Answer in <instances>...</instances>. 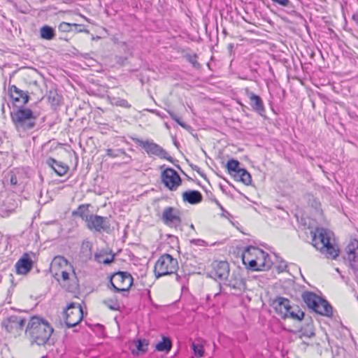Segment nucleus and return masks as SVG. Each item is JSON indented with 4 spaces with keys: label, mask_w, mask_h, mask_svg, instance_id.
<instances>
[{
    "label": "nucleus",
    "mask_w": 358,
    "mask_h": 358,
    "mask_svg": "<svg viewBox=\"0 0 358 358\" xmlns=\"http://www.w3.org/2000/svg\"><path fill=\"white\" fill-rule=\"evenodd\" d=\"M53 332L52 326L45 320L37 317H31L25 329V335L31 344L45 345Z\"/></svg>",
    "instance_id": "obj_1"
},
{
    "label": "nucleus",
    "mask_w": 358,
    "mask_h": 358,
    "mask_svg": "<svg viewBox=\"0 0 358 358\" xmlns=\"http://www.w3.org/2000/svg\"><path fill=\"white\" fill-rule=\"evenodd\" d=\"M242 261L245 267L252 271H267L273 265L269 255L255 247L246 250L243 255Z\"/></svg>",
    "instance_id": "obj_2"
},
{
    "label": "nucleus",
    "mask_w": 358,
    "mask_h": 358,
    "mask_svg": "<svg viewBox=\"0 0 358 358\" xmlns=\"http://www.w3.org/2000/svg\"><path fill=\"white\" fill-rule=\"evenodd\" d=\"M10 117L16 129L19 131H27L34 129L37 120V115L31 109L24 106H18L16 110L12 111Z\"/></svg>",
    "instance_id": "obj_3"
},
{
    "label": "nucleus",
    "mask_w": 358,
    "mask_h": 358,
    "mask_svg": "<svg viewBox=\"0 0 358 358\" xmlns=\"http://www.w3.org/2000/svg\"><path fill=\"white\" fill-rule=\"evenodd\" d=\"M52 265L53 267L58 266L61 268L60 275L64 282H68V285L64 284V287L67 291L74 292L78 288V280L73 267L66 259L64 257H56L54 258Z\"/></svg>",
    "instance_id": "obj_4"
},
{
    "label": "nucleus",
    "mask_w": 358,
    "mask_h": 358,
    "mask_svg": "<svg viewBox=\"0 0 358 358\" xmlns=\"http://www.w3.org/2000/svg\"><path fill=\"white\" fill-rule=\"evenodd\" d=\"M302 299L308 308L321 315L331 317L333 308L330 303L316 294L305 291L302 294Z\"/></svg>",
    "instance_id": "obj_5"
},
{
    "label": "nucleus",
    "mask_w": 358,
    "mask_h": 358,
    "mask_svg": "<svg viewBox=\"0 0 358 358\" xmlns=\"http://www.w3.org/2000/svg\"><path fill=\"white\" fill-rule=\"evenodd\" d=\"M178 260L169 254L162 255L155 265L154 272L157 278L176 273L178 270Z\"/></svg>",
    "instance_id": "obj_6"
},
{
    "label": "nucleus",
    "mask_w": 358,
    "mask_h": 358,
    "mask_svg": "<svg viewBox=\"0 0 358 358\" xmlns=\"http://www.w3.org/2000/svg\"><path fill=\"white\" fill-rule=\"evenodd\" d=\"M109 282L115 292L128 293L134 283L132 275L127 271H117L110 275Z\"/></svg>",
    "instance_id": "obj_7"
},
{
    "label": "nucleus",
    "mask_w": 358,
    "mask_h": 358,
    "mask_svg": "<svg viewBox=\"0 0 358 358\" xmlns=\"http://www.w3.org/2000/svg\"><path fill=\"white\" fill-rule=\"evenodd\" d=\"M132 140L139 146L143 148L148 155H155L160 159H166L170 162H173V158L159 145L152 141H143L138 138H133Z\"/></svg>",
    "instance_id": "obj_8"
},
{
    "label": "nucleus",
    "mask_w": 358,
    "mask_h": 358,
    "mask_svg": "<svg viewBox=\"0 0 358 358\" xmlns=\"http://www.w3.org/2000/svg\"><path fill=\"white\" fill-rule=\"evenodd\" d=\"M85 225L92 232L109 234L111 231L109 218L96 214L91 213L89 217H86Z\"/></svg>",
    "instance_id": "obj_9"
},
{
    "label": "nucleus",
    "mask_w": 358,
    "mask_h": 358,
    "mask_svg": "<svg viewBox=\"0 0 358 358\" xmlns=\"http://www.w3.org/2000/svg\"><path fill=\"white\" fill-rule=\"evenodd\" d=\"M65 323L68 328L76 327L83 318V312L79 304L71 303L64 310Z\"/></svg>",
    "instance_id": "obj_10"
},
{
    "label": "nucleus",
    "mask_w": 358,
    "mask_h": 358,
    "mask_svg": "<svg viewBox=\"0 0 358 358\" xmlns=\"http://www.w3.org/2000/svg\"><path fill=\"white\" fill-rule=\"evenodd\" d=\"M342 256L355 272L358 271V240H351Z\"/></svg>",
    "instance_id": "obj_11"
},
{
    "label": "nucleus",
    "mask_w": 358,
    "mask_h": 358,
    "mask_svg": "<svg viewBox=\"0 0 358 358\" xmlns=\"http://www.w3.org/2000/svg\"><path fill=\"white\" fill-rule=\"evenodd\" d=\"M163 184L171 191H175L182 183V179L178 172L172 168L165 169L161 173Z\"/></svg>",
    "instance_id": "obj_12"
},
{
    "label": "nucleus",
    "mask_w": 358,
    "mask_h": 358,
    "mask_svg": "<svg viewBox=\"0 0 358 358\" xmlns=\"http://www.w3.org/2000/svg\"><path fill=\"white\" fill-rule=\"evenodd\" d=\"M212 269L208 275L213 278H218L220 280H227L229 275V264L226 261H214L211 264Z\"/></svg>",
    "instance_id": "obj_13"
},
{
    "label": "nucleus",
    "mask_w": 358,
    "mask_h": 358,
    "mask_svg": "<svg viewBox=\"0 0 358 358\" xmlns=\"http://www.w3.org/2000/svg\"><path fill=\"white\" fill-rule=\"evenodd\" d=\"M162 220L169 227H177L181 224L180 213L173 207H166L162 213Z\"/></svg>",
    "instance_id": "obj_14"
},
{
    "label": "nucleus",
    "mask_w": 358,
    "mask_h": 358,
    "mask_svg": "<svg viewBox=\"0 0 358 358\" xmlns=\"http://www.w3.org/2000/svg\"><path fill=\"white\" fill-rule=\"evenodd\" d=\"M311 235L312 245L320 251L324 249L330 241L327 230L322 227H317L315 231H312Z\"/></svg>",
    "instance_id": "obj_15"
},
{
    "label": "nucleus",
    "mask_w": 358,
    "mask_h": 358,
    "mask_svg": "<svg viewBox=\"0 0 358 358\" xmlns=\"http://www.w3.org/2000/svg\"><path fill=\"white\" fill-rule=\"evenodd\" d=\"M245 94L250 100V105L252 110L262 117H265L266 109L262 98L248 89H246Z\"/></svg>",
    "instance_id": "obj_16"
},
{
    "label": "nucleus",
    "mask_w": 358,
    "mask_h": 358,
    "mask_svg": "<svg viewBox=\"0 0 358 358\" xmlns=\"http://www.w3.org/2000/svg\"><path fill=\"white\" fill-rule=\"evenodd\" d=\"M8 94L14 103H18L23 107L29 99L28 92L21 90L15 85H10L8 87Z\"/></svg>",
    "instance_id": "obj_17"
},
{
    "label": "nucleus",
    "mask_w": 358,
    "mask_h": 358,
    "mask_svg": "<svg viewBox=\"0 0 358 358\" xmlns=\"http://www.w3.org/2000/svg\"><path fill=\"white\" fill-rule=\"evenodd\" d=\"M271 306L274 308L275 311L280 315L282 319H286L288 309L291 308L289 299L282 296H278L273 300Z\"/></svg>",
    "instance_id": "obj_18"
},
{
    "label": "nucleus",
    "mask_w": 358,
    "mask_h": 358,
    "mask_svg": "<svg viewBox=\"0 0 358 358\" xmlns=\"http://www.w3.org/2000/svg\"><path fill=\"white\" fill-rule=\"evenodd\" d=\"M24 318L17 315H11L2 322V327L6 329L8 332H11L14 329L17 330H22L25 324Z\"/></svg>",
    "instance_id": "obj_19"
},
{
    "label": "nucleus",
    "mask_w": 358,
    "mask_h": 358,
    "mask_svg": "<svg viewBox=\"0 0 358 358\" xmlns=\"http://www.w3.org/2000/svg\"><path fill=\"white\" fill-rule=\"evenodd\" d=\"M227 285L240 292H243L246 289L245 280L243 278L239 271L232 272Z\"/></svg>",
    "instance_id": "obj_20"
},
{
    "label": "nucleus",
    "mask_w": 358,
    "mask_h": 358,
    "mask_svg": "<svg viewBox=\"0 0 358 358\" xmlns=\"http://www.w3.org/2000/svg\"><path fill=\"white\" fill-rule=\"evenodd\" d=\"M15 266L17 273L25 275L32 268L33 261L27 253H24L16 262Z\"/></svg>",
    "instance_id": "obj_21"
},
{
    "label": "nucleus",
    "mask_w": 358,
    "mask_h": 358,
    "mask_svg": "<svg viewBox=\"0 0 358 358\" xmlns=\"http://www.w3.org/2000/svg\"><path fill=\"white\" fill-rule=\"evenodd\" d=\"M45 164L50 167L59 176H64L69 171V167L66 164L57 161L54 158L49 157L46 159Z\"/></svg>",
    "instance_id": "obj_22"
},
{
    "label": "nucleus",
    "mask_w": 358,
    "mask_h": 358,
    "mask_svg": "<svg viewBox=\"0 0 358 358\" xmlns=\"http://www.w3.org/2000/svg\"><path fill=\"white\" fill-rule=\"evenodd\" d=\"M182 199L190 204H197L201 202L203 196L197 190H189L182 193Z\"/></svg>",
    "instance_id": "obj_23"
},
{
    "label": "nucleus",
    "mask_w": 358,
    "mask_h": 358,
    "mask_svg": "<svg viewBox=\"0 0 358 358\" xmlns=\"http://www.w3.org/2000/svg\"><path fill=\"white\" fill-rule=\"evenodd\" d=\"M304 313L299 309L298 306L292 307L288 309L287 315H286V318H291L294 320L301 321L304 317Z\"/></svg>",
    "instance_id": "obj_24"
},
{
    "label": "nucleus",
    "mask_w": 358,
    "mask_h": 358,
    "mask_svg": "<svg viewBox=\"0 0 358 358\" xmlns=\"http://www.w3.org/2000/svg\"><path fill=\"white\" fill-rule=\"evenodd\" d=\"M327 258L336 259L339 254V250L329 241L325 248L320 250Z\"/></svg>",
    "instance_id": "obj_25"
},
{
    "label": "nucleus",
    "mask_w": 358,
    "mask_h": 358,
    "mask_svg": "<svg viewBox=\"0 0 358 358\" xmlns=\"http://www.w3.org/2000/svg\"><path fill=\"white\" fill-rule=\"evenodd\" d=\"M234 178L246 185H250L252 182L250 173L244 169H241L238 173H234Z\"/></svg>",
    "instance_id": "obj_26"
},
{
    "label": "nucleus",
    "mask_w": 358,
    "mask_h": 358,
    "mask_svg": "<svg viewBox=\"0 0 358 358\" xmlns=\"http://www.w3.org/2000/svg\"><path fill=\"white\" fill-rule=\"evenodd\" d=\"M172 347V343L169 337L163 336L162 340L156 344L155 349L159 352H169Z\"/></svg>",
    "instance_id": "obj_27"
},
{
    "label": "nucleus",
    "mask_w": 358,
    "mask_h": 358,
    "mask_svg": "<svg viewBox=\"0 0 358 358\" xmlns=\"http://www.w3.org/2000/svg\"><path fill=\"white\" fill-rule=\"evenodd\" d=\"M55 36V29L48 26L44 25L40 29V37L45 40H52Z\"/></svg>",
    "instance_id": "obj_28"
},
{
    "label": "nucleus",
    "mask_w": 358,
    "mask_h": 358,
    "mask_svg": "<svg viewBox=\"0 0 358 358\" xmlns=\"http://www.w3.org/2000/svg\"><path fill=\"white\" fill-rule=\"evenodd\" d=\"M136 352L132 350V354L134 355H138L139 352L145 353L148 350V346L149 345L148 341L146 339H138L136 342Z\"/></svg>",
    "instance_id": "obj_29"
},
{
    "label": "nucleus",
    "mask_w": 358,
    "mask_h": 358,
    "mask_svg": "<svg viewBox=\"0 0 358 358\" xmlns=\"http://www.w3.org/2000/svg\"><path fill=\"white\" fill-rule=\"evenodd\" d=\"M90 204H83L78 206L74 214L81 217V219L86 222V217H89L91 215L89 213Z\"/></svg>",
    "instance_id": "obj_30"
},
{
    "label": "nucleus",
    "mask_w": 358,
    "mask_h": 358,
    "mask_svg": "<svg viewBox=\"0 0 358 358\" xmlns=\"http://www.w3.org/2000/svg\"><path fill=\"white\" fill-rule=\"evenodd\" d=\"M300 332L301 336L307 338H311L315 336L314 327L311 320L304 327L301 328Z\"/></svg>",
    "instance_id": "obj_31"
},
{
    "label": "nucleus",
    "mask_w": 358,
    "mask_h": 358,
    "mask_svg": "<svg viewBox=\"0 0 358 358\" xmlns=\"http://www.w3.org/2000/svg\"><path fill=\"white\" fill-rule=\"evenodd\" d=\"M191 348L196 357H202L203 356L204 350L201 341L196 340L193 341L192 343Z\"/></svg>",
    "instance_id": "obj_32"
},
{
    "label": "nucleus",
    "mask_w": 358,
    "mask_h": 358,
    "mask_svg": "<svg viewBox=\"0 0 358 358\" xmlns=\"http://www.w3.org/2000/svg\"><path fill=\"white\" fill-rule=\"evenodd\" d=\"M103 303L113 310H118L120 308V302L116 296L104 299Z\"/></svg>",
    "instance_id": "obj_33"
},
{
    "label": "nucleus",
    "mask_w": 358,
    "mask_h": 358,
    "mask_svg": "<svg viewBox=\"0 0 358 358\" xmlns=\"http://www.w3.org/2000/svg\"><path fill=\"white\" fill-rule=\"evenodd\" d=\"M240 163L238 160L231 159H229L227 163V169L228 172L234 176V173H238L241 169L239 167Z\"/></svg>",
    "instance_id": "obj_34"
},
{
    "label": "nucleus",
    "mask_w": 358,
    "mask_h": 358,
    "mask_svg": "<svg viewBox=\"0 0 358 358\" xmlns=\"http://www.w3.org/2000/svg\"><path fill=\"white\" fill-rule=\"evenodd\" d=\"M80 25L78 24H71L62 22L59 24L58 29L62 32H69L73 30V27H80Z\"/></svg>",
    "instance_id": "obj_35"
},
{
    "label": "nucleus",
    "mask_w": 358,
    "mask_h": 358,
    "mask_svg": "<svg viewBox=\"0 0 358 358\" xmlns=\"http://www.w3.org/2000/svg\"><path fill=\"white\" fill-rule=\"evenodd\" d=\"M122 154H125V151L123 149L113 150L108 148L106 150V155L112 158L120 157Z\"/></svg>",
    "instance_id": "obj_36"
},
{
    "label": "nucleus",
    "mask_w": 358,
    "mask_h": 358,
    "mask_svg": "<svg viewBox=\"0 0 358 358\" xmlns=\"http://www.w3.org/2000/svg\"><path fill=\"white\" fill-rule=\"evenodd\" d=\"M275 4L279 5L282 7H286L287 8L293 10L294 6L292 3L289 0H271Z\"/></svg>",
    "instance_id": "obj_37"
},
{
    "label": "nucleus",
    "mask_w": 358,
    "mask_h": 358,
    "mask_svg": "<svg viewBox=\"0 0 358 358\" xmlns=\"http://www.w3.org/2000/svg\"><path fill=\"white\" fill-rule=\"evenodd\" d=\"M187 61L192 64V66L194 69H199L201 68V64L197 62V55H187Z\"/></svg>",
    "instance_id": "obj_38"
},
{
    "label": "nucleus",
    "mask_w": 358,
    "mask_h": 358,
    "mask_svg": "<svg viewBox=\"0 0 358 358\" xmlns=\"http://www.w3.org/2000/svg\"><path fill=\"white\" fill-rule=\"evenodd\" d=\"M352 27H353V35L358 38V15L357 14H353L352 17Z\"/></svg>",
    "instance_id": "obj_39"
},
{
    "label": "nucleus",
    "mask_w": 358,
    "mask_h": 358,
    "mask_svg": "<svg viewBox=\"0 0 358 358\" xmlns=\"http://www.w3.org/2000/svg\"><path fill=\"white\" fill-rule=\"evenodd\" d=\"M115 105L117 106H120V107H123V108H131V105L128 103V101L126 100V99H117L115 102Z\"/></svg>",
    "instance_id": "obj_40"
},
{
    "label": "nucleus",
    "mask_w": 358,
    "mask_h": 358,
    "mask_svg": "<svg viewBox=\"0 0 358 358\" xmlns=\"http://www.w3.org/2000/svg\"><path fill=\"white\" fill-rule=\"evenodd\" d=\"M92 248V243L88 240H84L82 243V249L84 250H87L91 255V250Z\"/></svg>",
    "instance_id": "obj_41"
},
{
    "label": "nucleus",
    "mask_w": 358,
    "mask_h": 358,
    "mask_svg": "<svg viewBox=\"0 0 358 358\" xmlns=\"http://www.w3.org/2000/svg\"><path fill=\"white\" fill-rule=\"evenodd\" d=\"M57 96H58L57 94H56L55 93H53V94L51 93L48 96V99H49V101L52 100V104H53V105L58 104L59 99H58Z\"/></svg>",
    "instance_id": "obj_42"
},
{
    "label": "nucleus",
    "mask_w": 358,
    "mask_h": 358,
    "mask_svg": "<svg viewBox=\"0 0 358 358\" xmlns=\"http://www.w3.org/2000/svg\"><path fill=\"white\" fill-rule=\"evenodd\" d=\"M191 243H194L195 245H206V242L201 239H193L191 241Z\"/></svg>",
    "instance_id": "obj_43"
},
{
    "label": "nucleus",
    "mask_w": 358,
    "mask_h": 358,
    "mask_svg": "<svg viewBox=\"0 0 358 358\" xmlns=\"http://www.w3.org/2000/svg\"><path fill=\"white\" fill-rule=\"evenodd\" d=\"M10 182L12 185H16L17 184V179L15 175H10Z\"/></svg>",
    "instance_id": "obj_44"
},
{
    "label": "nucleus",
    "mask_w": 358,
    "mask_h": 358,
    "mask_svg": "<svg viewBox=\"0 0 358 358\" xmlns=\"http://www.w3.org/2000/svg\"><path fill=\"white\" fill-rule=\"evenodd\" d=\"M121 155L124 156V162L125 164H128L131 161V157L129 155H127L126 152L125 154H122Z\"/></svg>",
    "instance_id": "obj_45"
},
{
    "label": "nucleus",
    "mask_w": 358,
    "mask_h": 358,
    "mask_svg": "<svg viewBox=\"0 0 358 358\" xmlns=\"http://www.w3.org/2000/svg\"><path fill=\"white\" fill-rule=\"evenodd\" d=\"M174 121H176L179 125H180L182 128H187V124L180 121V118L178 117H177L175 120H173Z\"/></svg>",
    "instance_id": "obj_46"
},
{
    "label": "nucleus",
    "mask_w": 358,
    "mask_h": 358,
    "mask_svg": "<svg viewBox=\"0 0 358 358\" xmlns=\"http://www.w3.org/2000/svg\"><path fill=\"white\" fill-rule=\"evenodd\" d=\"M174 121H176L179 125H180L182 128H187V124L180 121V118L178 117H177L175 120H173Z\"/></svg>",
    "instance_id": "obj_47"
},
{
    "label": "nucleus",
    "mask_w": 358,
    "mask_h": 358,
    "mask_svg": "<svg viewBox=\"0 0 358 358\" xmlns=\"http://www.w3.org/2000/svg\"><path fill=\"white\" fill-rule=\"evenodd\" d=\"M113 261V257H110V258H106L104 260H103V263L104 264H110Z\"/></svg>",
    "instance_id": "obj_48"
},
{
    "label": "nucleus",
    "mask_w": 358,
    "mask_h": 358,
    "mask_svg": "<svg viewBox=\"0 0 358 358\" xmlns=\"http://www.w3.org/2000/svg\"><path fill=\"white\" fill-rule=\"evenodd\" d=\"M287 267V265L285 262H282V264H280L278 267L280 271H283L285 268Z\"/></svg>",
    "instance_id": "obj_49"
},
{
    "label": "nucleus",
    "mask_w": 358,
    "mask_h": 358,
    "mask_svg": "<svg viewBox=\"0 0 358 358\" xmlns=\"http://www.w3.org/2000/svg\"><path fill=\"white\" fill-rule=\"evenodd\" d=\"M192 169H193L194 171H196L197 173H199L201 176H203V175L200 173V169H199L197 166H196V165H194V166H192Z\"/></svg>",
    "instance_id": "obj_50"
},
{
    "label": "nucleus",
    "mask_w": 358,
    "mask_h": 358,
    "mask_svg": "<svg viewBox=\"0 0 358 358\" xmlns=\"http://www.w3.org/2000/svg\"><path fill=\"white\" fill-rule=\"evenodd\" d=\"M169 114L172 120H175L178 117L173 112L169 111Z\"/></svg>",
    "instance_id": "obj_51"
},
{
    "label": "nucleus",
    "mask_w": 358,
    "mask_h": 358,
    "mask_svg": "<svg viewBox=\"0 0 358 358\" xmlns=\"http://www.w3.org/2000/svg\"><path fill=\"white\" fill-rule=\"evenodd\" d=\"M215 203H216V204L218 206V207H220V208L221 210H224V208H223L222 206L220 204V203L218 201L215 200Z\"/></svg>",
    "instance_id": "obj_52"
},
{
    "label": "nucleus",
    "mask_w": 358,
    "mask_h": 358,
    "mask_svg": "<svg viewBox=\"0 0 358 358\" xmlns=\"http://www.w3.org/2000/svg\"><path fill=\"white\" fill-rule=\"evenodd\" d=\"M75 29L77 32H83L85 31L84 29H80L78 27H75Z\"/></svg>",
    "instance_id": "obj_53"
},
{
    "label": "nucleus",
    "mask_w": 358,
    "mask_h": 358,
    "mask_svg": "<svg viewBox=\"0 0 358 358\" xmlns=\"http://www.w3.org/2000/svg\"><path fill=\"white\" fill-rule=\"evenodd\" d=\"M1 111L3 113H4V112H5V106H4L3 103H2V106H1Z\"/></svg>",
    "instance_id": "obj_54"
},
{
    "label": "nucleus",
    "mask_w": 358,
    "mask_h": 358,
    "mask_svg": "<svg viewBox=\"0 0 358 358\" xmlns=\"http://www.w3.org/2000/svg\"><path fill=\"white\" fill-rule=\"evenodd\" d=\"M233 48V45L232 44H229V48Z\"/></svg>",
    "instance_id": "obj_55"
},
{
    "label": "nucleus",
    "mask_w": 358,
    "mask_h": 358,
    "mask_svg": "<svg viewBox=\"0 0 358 358\" xmlns=\"http://www.w3.org/2000/svg\"><path fill=\"white\" fill-rule=\"evenodd\" d=\"M191 228L194 229V225L193 224H191L190 226Z\"/></svg>",
    "instance_id": "obj_56"
},
{
    "label": "nucleus",
    "mask_w": 358,
    "mask_h": 358,
    "mask_svg": "<svg viewBox=\"0 0 358 358\" xmlns=\"http://www.w3.org/2000/svg\"><path fill=\"white\" fill-rule=\"evenodd\" d=\"M357 300H358V296H357Z\"/></svg>",
    "instance_id": "obj_57"
}]
</instances>
